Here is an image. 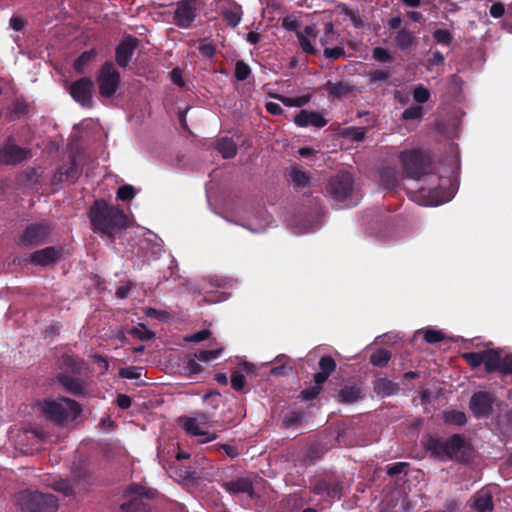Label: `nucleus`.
Here are the masks:
<instances>
[{"instance_id":"nucleus-1","label":"nucleus","mask_w":512,"mask_h":512,"mask_svg":"<svg viewBox=\"0 0 512 512\" xmlns=\"http://www.w3.org/2000/svg\"><path fill=\"white\" fill-rule=\"evenodd\" d=\"M399 161L406 177L419 182L417 190L408 193L413 201L424 206H437L453 197V189L446 187L450 180L433 171L429 154L418 148L403 150Z\"/></svg>"},{"instance_id":"nucleus-2","label":"nucleus","mask_w":512,"mask_h":512,"mask_svg":"<svg viewBox=\"0 0 512 512\" xmlns=\"http://www.w3.org/2000/svg\"><path fill=\"white\" fill-rule=\"evenodd\" d=\"M421 445L431 459L451 460L467 464L472 459L471 444L462 434H453L446 440L432 434L422 437Z\"/></svg>"},{"instance_id":"nucleus-3","label":"nucleus","mask_w":512,"mask_h":512,"mask_svg":"<svg viewBox=\"0 0 512 512\" xmlns=\"http://www.w3.org/2000/svg\"><path fill=\"white\" fill-rule=\"evenodd\" d=\"M89 219L93 232L114 242L116 236L127 228L124 212L105 200H96L89 210Z\"/></svg>"},{"instance_id":"nucleus-4","label":"nucleus","mask_w":512,"mask_h":512,"mask_svg":"<svg viewBox=\"0 0 512 512\" xmlns=\"http://www.w3.org/2000/svg\"><path fill=\"white\" fill-rule=\"evenodd\" d=\"M326 193L340 208L356 206L360 200L354 190L353 176L345 171H340L329 179Z\"/></svg>"},{"instance_id":"nucleus-5","label":"nucleus","mask_w":512,"mask_h":512,"mask_svg":"<svg viewBox=\"0 0 512 512\" xmlns=\"http://www.w3.org/2000/svg\"><path fill=\"white\" fill-rule=\"evenodd\" d=\"M158 492L154 488L139 483L129 484L123 491V502L120 504L122 512H152L153 501Z\"/></svg>"},{"instance_id":"nucleus-6","label":"nucleus","mask_w":512,"mask_h":512,"mask_svg":"<svg viewBox=\"0 0 512 512\" xmlns=\"http://www.w3.org/2000/svg\"><path fill=\"white\" fill-rule=\"evenodd\" d=\"M15 504L21 512H54L59 506L55 495L28 489L15 495Z\"/></svg>"},{"instance_id":"nucleus-7","label":"nucleus","mask_w":512,"mask_h":512,"mask_svg":"<svg viewBox=\"0 0 512 512\" xmlns=\"http://www.w3.org/2000/svg\"><path fill=\"white\" fill-rule=\"evenodd\" d=\"M42 411L51 421L63 425L77 419L82 413V406L76 400L60 397L57 400H45Z\"/></svg>"},{"instance_id":"nucleus-8","label":"nucleus","mask_w":512,"mask_h":512,"mask_svg":"<svg viewBox=\"0 0 512 512\" xmlns=\"http://www.w3.org/2000/svg\"><path fill=\"white\" fill-rule=\"evenodd\" d=\"M121 76L117 68L110 61H106L99 69L96 82L99 95L102 98H112L120 85Z\"/></svg>"},{"instance_id":"nucleus-9","label":"nucleus","mask_w":512,"mask_h":512,"mask_svg":"<svg viewBox=\"0 0 512 512\" xmlns=\"http://www.w3.org/2000/svg\"><path fill=\"white\" fill-rule=\"evenodd\" d=\"M51 231L52 227L46 221L31 223L19 236L18 245L24 248L40 246L47 242Z\"/></svg>"},{"instance_id":"nucleus-10","label":"nucleus","mask_w":512,"mask_h":512,"mask_svg":"<svg viewBox=\"0 0 512 512\" xmlns=\"http://www.w3.org/2000/svg\"><path fill=\"white\" fill-rule=\"evenodd\" d=\"M93 89L94 83L89 77H81L73 81L68 92L72 99L84 108H93Z\"/></svg>"},{"instance_id":"nucleus-11","label":"nucleus","mask_w":512,"mask_h":512,"mask_svg":"<svg viewBox=\"0 0 512 512\" xmlns=\"http://www.w3.org/2000/svg\"><path fill=\"white\" fill-rule=\"evenodd\" d=\"M32 156L29 148L15 144L12 137H8L0 148V163L4 165H17Z\"/></svg>"},{"instance_id":"nucleus-12","label":"nucleus","mask_w":512,"mask_h":512,"mask_svg":"<svg viewBox=\"0 0 512 512\" xmlns=\"http://www.w3.org/2000/svg\"><path fill=\"white\" fill-rule=\"evenodd\" d=\"M495 397L487 391L475 392L469 401V408L477 418L489 417L493 410Z\"/></svg>"},{"instance_id":"nucleus-13","label":"nucleus","mask_w":512,"mask_h":512,"mask_svg":"<svg viewBox=\"0 0 512 512\" xmlns=\"http://www.w3.org/2000/svg\"><path fill=\"white\" fill-rule=\"evenodd\" d=\"M140 44V40L132 35L125 36L115 49V60L118 66L126 68Z\"/></svg>"},{"instance_id":"nucleus-14","label":"nucleus","mask_w":512,"mask_h":512,"mask_svg":"<svg viewBox=\"0 0 512 512\" xmlns=\"http://www.w3.org/2000/svg\"><path fill=\"white\" fill-rule=\"evenodd\" d=\"M196 16L195 2L193 0H183L177 4L173 21L176 26L187 29L192 25Z\"/></svg>"},{"instance_id":"nucleus-15","label":"nucleus","mask_w":512,"mask_h":512,"mask_svg":"<svg viewBox=\"0 0 512 512\" xmlns=\"http://www.w3.org/2000/svg\"><path fill=\"white\" fill-rule=\"evenodd\" d=\"M62 248L49 246L33 252L29 262L34 266L47 267L58 262L62 256Z\"/></svg>"},{"instance_id":"nucleus-16","label":"nucleus","mask_w":512,"mask_h":512,"mask_svg":"<svg viewBox=\"0 0 512 512\" xmlns=\"http://www.w3.org/2000/svg\"><path fill=\"white\" fill-rule=\"evenodd\" d=\"M183 430L192 436H203L204 439L201 440L202 443H207L213 441L217 438L216 433H211L209 431L204 430L201 426L203 424L197 418L193 417H184L181 420Z\"/></svg>"},{"instance_id":"nucleus-17","label":"nucleus","mask_w":512,"mask_h":512,"mask_svg":"<svg viewBox=\"0 0 512 512\" xmlns=\"http://www.w3.org/2000/svg\"><path fill=\"white\" fill-rule=\"evenodd\" d=\"M221 487L230 494L246 493L250 498L255 496L253 481L249 477H239L235 480L225 481Z\"/></svg>"},{"instance_id":"nucleus-18","label":"nucleus","mask_w":512,"mask_h":512,"mask_svg":"<svg viewBox=\"0 0 512 512\" xmlns=\"http://www.w3.org/2000/svg\"><path fill=\"white\" fill-rule=\"evenodd\" d=\"M294 123L299 127L314 126L322 128L327 124V120L319 112L301 110L294 117Z\"/></svg>"},{"instance_id":"nucleus-19","label":"nucleus","mask_w":512,"mask_h":512,"mask_svg":"<svg viewBox=\"0 0 512 512\" xmlns=\"http://www.w3.org/2000/svg\"><path fill=\"white\" fill-rule=\"evenodd\" d=\"M57 382L72 395L81 396L85 394V384L80 378L66 373H59L57 375Z\"/></svg>"},{"instance_id":"nucleus-20","label":"nucleus","mask_w":512,"mask_h":512,"mask_svg":"<svg viewBox=\"0 0 512 512\" xmlns=\"http://www.w3.org/2000/svg\"><path fill=\"white\" fill-rule=\"evenodd\" d=\"M286 177L293 184L295 189H303L309 186L311 176L308 172L301 170L298 166H291L287 172Z\"/></svg>"},{"instance_id":"nucleus-21","label":"nucleus","mask_w":512,"mask_h":512,"mask_svg":"<svg viewBox=\"0 0 512 512\" xmlns=\"http://www.w3.org/2000/svg\"><path fill=\"white\" fill-rule=\"evenodd\" d=\"M60 366L66 374L80 375L84 369L85 362L79 356L65 353L61 356Z\"/></svg>"},{"instance_id":"nucleus-22","label":"nucleus","mask_w":512,"mask_h":512,"mask_svg":"<svg viewBox=\"0 0 512 512\" xmlns=\"http://www.w3.org/2000/svg\"><path fill=\"white\" fill-rule=\"evenodd\" d=\"M472 508L476 512H493V496L489 491H479L472 496Z\"/></svg>"},{"instance_id":"nucleus-23","label":"nucleus","mask_w":512,"mask_h":512,"mask_svg":"<svg viewBox=\"0 0 512 512\" xmlns=\"http://www.w3.org/2000/svg\"><path fill=\"white\" fill-rule=\"evenodd\" d=\"M239 369L240 371H233L231 374V387L238 392L242 391L246 384L245 376L242 372L251 374L254 372L255 366L252 363L244 361L239 364Z\"/></svg>"},{"instance_id":"nucleus-24","label":"nucleus","mask_w":512,"mask_h":512,"mask_svg":"<svg viewBox=\"0 0 512 512\" xmlns=\"http://www.w3.org/2000/svg\"><path fill=\"white\" fill-rule=\"evenodd\" d=\"M416 36L408 28L399 29L394 37L396 47L401 51H408L416 44Z\"/></svg>"},{"instance_id":"nucleus-25","label":"nucleus","mask_w":512,"mask_h":512,"mask_svg":"<svg viewBox=\"0 0 512 512\" xmlns=\"http://www.w3.org/2000/svg\"><path fill=\"white\" fill-rule=\"evenodd\" d=\"M501 355L496 349L483 350V362L487 373L498 372Z\"/></svg>"},{"instance_id":"nucleus-26","label":"nucleus","mask_w":512,"mask_h":512,"mask_svg":"<svg viewBox=\"0 0 512 512\" xmlns=\"http://www.w3.org/2000/svg\"><path fill=\"white\" fill-rule=\"evenodd\" d=\"M380 182L385 189L394 190L399 185L398 172L393 167H384L380 171Z\"/></svg>"},{"instance_id":"nucleus-27","label":"nucleus","mask_w":512,"mask_h":512,"mask_svg":"<svg viewBox=\"0 0 512 512\" xmlns=\"http://www.w3.org/2000/svg\"><path fill=\"white\" fill-rule=\"evenodd\" d=\"M398 385L387 378H378L374 381V391L378 396H391L398 391Z\"/></svg>"},{"instance_id":"nucleus-28","label":"nucleus","mask_w":512,"mask_h":512,"mask_svg":"<svg viewBox=\"0 0 512 512\" xmlns=\"http://www.w3.org/2000/svg\"><path fill=\"white\" fill-rule=\"evenodd\" d=\"M215 147L224 159L234 158L237 154V146L235 142L228 137L217 140Z\"/></svg>"},{"instance_id":"nucleus-29","label":"nucleus","mask_w":512,"mask_h":512,"mask_svg":"<svg viewBox=\"0 0 512 512\" xmlns=\"http://www.w3.org/2000/svg\"><path fill=\"white\" fill-rule=\"evenodd\" d=\"M97 52L94 48L82 52L74 61L73 68L76 73L83 74L86 67L95 59Z\"/></svg>"},{"instance_id":"nucleus-30","label":"nucleus","mask_w":512,"mask_h":512,"mask_svg":"<svg viewBox=\"0 0 512 512\" xmlns=\"http://www.w3.org/2000/svg\"><path fill=\"white\" fill-rule=\"evenodd\" d=\"M361 398V390L357 386H344L338 393L340 403L350 404Z\"/></svg>"},{"instance_id":"nucleus-31","label":"nucleus","mask_w":512,"mask_h":512,"mask_svg":"<svg viewBox=\"0 0 512 512\" xmlns=\"http://www.w3.org/2000/svg\"><path fill=\"white\" fill-rule=\"evenodd\" d=\"M326 90L328 91L329 95L335 98H342L352 92V87L348 83L343 81L337 83H332L328 81L326 83Z\"/></svg>"},{"instance_id":"nucleus-32","label":"nucleus","mask_w":512,"mask_h":512,"mask_svg":"<svg viewBox=\"0 0 512 512\" xmlns=\"http://www.w3.org/2000/svg\"><path fill=\"white\" fill-rule=\"evenodd\" d=\"M222 16L227 25L236 27L242 20V9L241 6L235 5L231 9H225L222 11Z\"/></svg>"},{"instance_id":"nucleus-33","label":"nucleus","mask_w":512,"mask_h":512,"mask_svg":"<svg viewBox=\"0 0 512 512\" xmlns=\"http://www.w3.org/2000/svg\"><path fill=\"white\" fill-rule=\"evenodd\" d=\"M443 419L449 425L464 426L467 423L466 414L460 410L445 411Z\"/></svg>"},{"instance_id":"nucleus-34","label":"nucleus","mask_w":512,"mask_h":512,"mask_svg":"<svg viewBox=\"0 0 512 512\" xmlns=\"http://www.w3.org/2000/svg\"><path fill=\"white\" fill-rule=\"evenodd\" d=\"M392 357V353L385 349L379 348L372 352L370 355V363L377 367H384L387 365Z\"/></svg>"},{"instance_id":"nucleus-35","label":"nucleus","mask_w":512,"mask_h":512,"mask_svg":"<svg viewBox=\"0 0 512 512\" xmlns=\"http://www.w3.org/2000/svg\"><path fill=\"white\" fill-rule=\"evenodd\" d=\"M304 413L300 411H290L282 419V428L290 429L301 425Z\"/></svg>"},{"instance_id":"nucleus-36","label":"nucleus","mask_w":512,"mask_h":512,"mask_svg":"<svg viewBox=\"0 0 512 512\" xmlns=\"http://www.w3.org/2000/svg\"><path fill=\"white\" fill-rule=\"evenodd\" d=\"M323 449L320 445L314 444L311 445L305 456L303 457V464L306 466L314 465L318 460H320L323 457Z\"/></svg>"},{"instance_id":"nucleus-37","label":"nucleus","mask_w":512,"mask_h":512,"mask_svg":"<svg viewBox=\"0 0 512 512\" xmlns=\"http://www.w3.org/2000/svg\"><path fill=\"white\" fill-rule=\"evenodd\" d=\"M197 358L194 356H186L182 361V368L184 373L188 376L198 374L202 371L201 365L197 362Z\"/></svg>"},{"instance_id":"nucleus-38","label":"nucleus","mask_w":512,"mask_h":512,"mask_svg":"<svg viewBox=\"0 0 512 512\" xmlns=\"http://www.w3.org/2000/svg\"><path fill=\"white\" fill-rule=\"evenodd\" d=\"M52 489L62 493L66 497L74 496V486L68 479H59L51 485Z\"/></svg>"},{"instance_id":"nucleus-39","label":"nucleus","mask_w":512,"mask_h":512,"mask_svg":"<svg viewBox=\"0 0 512 512\" xmlns=\"http://www.w3.org/2000/svg\"><path fill=\"white\" fill-rule=\"evenodd\" d=\"M251 74L250 66L243 60L235 63L234 77L237 81H245Z\"/></svg>"},{"instance_id":"nucleus-40","label":"nucleus","mask_w":512,"mask_h":512,"mask_svg":"<svg viewBox=\"0 0 512 512\" xmlns=\"http://www.w3.org/2000/svg\"><path fill=\"white\" fill-rule=\"evenodd\" d=\"M129 334L142 341H148L155 337V333L147 329L144 324H139V327H132L129 330Z\"/></svg>"},{"instance_id":"nucleus-41","label":"nucleus","mask_w":512,"mask_h":512,"mask_svg":"<svg viewBox=\"0 0 512 512\" xmlns=\"http://www.w3.org/2000/svg\"><path fill=\"white\" fill-rule=\"evenodd\" d=\"M465 362L473 369L478 368L483 362V351L480 352H465L461 354Z\"/></svg>"},{"instance_id":"nucleus-42","label":"nucleus","mask_w":512,"mask_h":512,"mask_svg":"<svg viewBox=\"0 0 512 512\" xmlns=\"http://www.w3.org/2000/svg\"><path fill=\"white\" fill-rule=\"evenodd\" d=\"M320 372L330 376L336 369V362L330 355L322 356L318 363Z\"/></svg>"},{"instance_id":"nucleus-43","label":"nucleus","mask_w":512,"mask_h":512,"mask_svg":"<svg viewBox=\"0 0 512 512\" xmlns=\"http://www.w3.org/2000/svg\"><path fill=\"white\" fill-rule=\"evenodd\" d=\"M423 333L424 340L429 344H436L445 339V334L441 330L427 328L423 331Z\"/></svg>"},{"instance_id":"nucleus-44","label":"nucleus","mask_w":512,"mask_h":512,"mask_svg":"<svg viewBox=\"0 0 512 512\" xmlns=\"http://www.w3.org/2000/svg\"><path fill=\"white\" fill-rule=\"evenodd\" d=\"M434 40L441 45L449 46L453 41V35L449 30L437 29L433 33Z\"/></svg>"},{"instance_id":"nucleus-45","label":"nucleus","mask_w":512,"mask_h":512,"mask_svg":"<svg viewBox=\"0 0 512 512\" xmlns=\"http://www.w3.org/2000/svg\"><path fill=\"white\" fill-rule=\"evenodd\" d=\"M223 351V348L211 349V350H200L195 353V357L199 361L208 362L218 358Z\"/></svg>"},{"instance_id":"nucleus-46","label":"nucleus","mask_w":512,"mask_h":512,"mask_svg":"<svg viewBox=\"0 0 512 512\" xmlns=\"http://www.w3.org/2000/svg\"><path fill=\"white\" fill-rule=\"evenodd\" d=\"M296 37L298 39L299 45H300L301 49L303 50V52H305L306 54H309V55L316 54L317 51H316L314 45L312 44L311 40L304 35L303 32H297Z\"/></svg>"},{"instance_id":"nucleus-47","label":"nucleus","mask_w":512,"mask_h":512,"mask_svg":"<svg viewBox=\"0 0 512 512\" xmlns=\"http://www.w3.org/2000/svg\"><path fill=\"white\" fill-rule=\"evenodd\" d=\"M372 57L374 60L381 63H390L394 59L391 53L386 48L383 47H375L372 50Z\"/></svg>"},{"instance_id":"nucleus-48","label":"nucleus","mask_w":512,"mask_h":512,"mask_svg":"<svg viewBox=\"0 0 512 512\" xmlns=\"http://www.w3.org/2000/svg\"><path fill=\"white\" fill-rule=\"evenodd\" d=\"M409 467L407 462H396L386 466V472L390 477L397 476L401 473L406 474V469Z\"/></svg>"},{"instance_id":"nucleus-49","label":"nucleus","mask_w":512,"mask_h":512,"mask_svg":"<svg viewBox=\"0 0 512 512\" xmlns=\"http://www.w3.org/2000/svg\"><path fill=\"white\" fill-rule=\"evenodd\" d=\"M64 174L67 180H76L79 175L78 166L75 158H72L68 164H64Z\"/></svg>"},{"instance_id":"nucleus-50","label":"nucleus","mask_w":512,"mask_h":512,"mask_svg":"<svg viewBox=\"0 0 512 512\" xmlns=\"http://www.w3.org/2000/svg\"><path fill=\"white\" fill-rule=\"evenodd\" d=\"M390 77V73L386 70H373L368 73L369 83L386 82Z\"/></svg>"},{"instance_id":"nucleus-51","label":"nucleus","mask_w":512,"mask_h":512,"mask_svg":"<svg viewBox=\"0 0 512 512\" xmlns=\"http://www.w3.org/2000/svg\"><path fill=\"white\" fill-rule=\"evenodd\" d=\"M140 367H125L119 370V376L125 379H139L142 375Z\"/></svg>"},{"instance_id":"nucleus-52","label":"nucleus","mask_w":512,"mask_h":512,"mask_svg":"<svg viewBox=\"0 0 512 512\" xmlns=\"http://www.w3.org/2000/svg\"><path fill=\"white\" fill-rule=\"evenodd\" d=\"M413 98L417 103H426L430 98V92L425 86L418 85L413 91Z\"/></svg>"},{"instance_id":"nucleus-53","label":"nucleus","mask_w":512,"mask_h":512,"mask_svg":"<svg viewBox=\"0 0 512 512\" xmlns=\"http://www.w3.org/2000/svg\"><path fill=\"white\" fill-rule=\"evenodd\" d=\"M423 115V108L421 106L415 105L411 106L404 110L402 114V118L404 120H416L420 119Z\"/></svg>"},{"instance_id":"nucleus-54","label":"nucleus","mask_w":512,"mask_h":512,"mask_svg":"<svg viewBox=\"0 0 512 512\" xmlns=\"http://www.w3.org/2000/svg\"><path fill=\"white\" fill-rule=\"evenodd\" d=\"M135 196V190L131 185H123L117 190V198L122 201H130Z\"/></svg>"},{"instance_id":"nucleus-55","label":"nucleus","mask_w":512,"mask_h":512,"mask_svg":"<svg viewBox=\"0 0 512 512\" xmlns=\"http://www.w3.org/2000/svg\"><path fill=\"white\" fill-rule=\"evenodd\" d=\"M321 391H322V388L320 386L313 385V386L307 387L304 390H302L300 392L299 397L301 399L307 400V401L313 400L320 394Z\"/></svg>"},{"instance_id":"nucleus-56","label":"nucleus","mask_w":512,"mask_h":512,"mask_svg":"<svg viewBox=\"0 0 512 512\" xmlns=\"http://www.w3.org/2000/svg\"><path fill=\"white\" fill-rule=\"evenodd\" d=\"M367 134L366 127H353L347 131V135L356 142H361L365 139Z\"/></svg>"},{"instance_id":"nucleus-57","label":"nucleus","mask_w":512,"mask_h":512,"mask_svg":"<svg viewBox=\"0 0 512 512\" xmlns=\"http://www.w3.org/2000/svg\"><path fill=\"white\" fill-rule=\"evenodd\" d=\"M498 372L502 375H512V354L501 357Z\"/></svg>"},{"instance_id":"nucleus-58","label":"nucleus","mask_w":512,"mask_h":512,"mask_svg":"<svg viewBox=\"0 0 512 512\" xmlns=\"http://www.w3.org/2000/svg\"><path fill=\"white\" fill-rule=\"evenodd\" d=\"M29 112V105L24 101H16L13 104L12 114L15 118H20Z\"/></svg>"},{"instance_id":"nucleus-59","label":"nucleus","mask_w":512,"mask_h":512,"mask_svg":"<svg viewBox=\"0 0 512 512\" xmlns=\"http://www.w3.org/2000/svg\"><path fill=\"white\" fill-rule=\"evenodd\" d=\"M323 55L327 59L337 60L345 55V50L343 47L325 48Z\"/></svg>"},{"instance_id":"nucleus-60","label":"nucleus","mask_w":512,"mask_h":512,"mask_svg":"<svg viewBox=\"0 0 512 512\" xmlns=\"http://www.w3.org/2000/svg\"><path fill=\"white\" fill-rule=\"evenodd\" d=\"M345 15L348 16L353 24V26L357 29H361L364 26V22L359 15L358 11H354L352 9H346Z\"/></svg>"},{"instance_id":"nucleus-61","label":"nucleus","mask_w":512,"mask_h":512,"mask_svg":"<svg viewBox=\"0 0 512 512\" xmlns=\"http://www.w3.org/2000/svg\"><path fill=\"white\" fill-rule=\"evenodd\" d=\"M328 481L325 479L318 480L311 488V492L315 495L326 494L328 490Z\"/></svg>"},{"instance_id":"nucleus-62","label":"nucleus","mask_w":512,"mask_h":512,"mask_svg":"<svg viewBox=\"0 0 512 512\" xmlns=\"http://www.w3.org/2000/svg\"><path fill=\"white\" fill-rule=\"evenodd\" d=\"M489 14L493 18H501L505 14V6L502 2H494L490 9Z\"/></svg>"},{"instance_id":"nucleus-63","label":"nucleus","mask_w":512,"mask_h":512,"mask_svg":"<svg viewBox=\"0 0 512 512\" xmlns=\"http://www.w3.org/2000/svg\"><path fill=\"white\" fill-rule=\"evenodd\" d=\"M198 51L199 53L204 56V57H207V58H211L215 55L216 53V47L214 44L212 43H205V44H201L199 47H198Z\"/></svg>"},{"instance_id":"nucleus-64","label":"nucleus","mask_w":512,"mask_h":512,"mask_svg":"<svg viewBox=\"0 0 512 512\" xmlns=\"http://www.w3.org/2000/svg\"><path fill=\"white\" fill-rule=\"evenodd\" d=\"M328 490L326 495L332 498H340L342 492V484L340 482L330 483L328 482Z\"/></svg>"}]
</instances>
